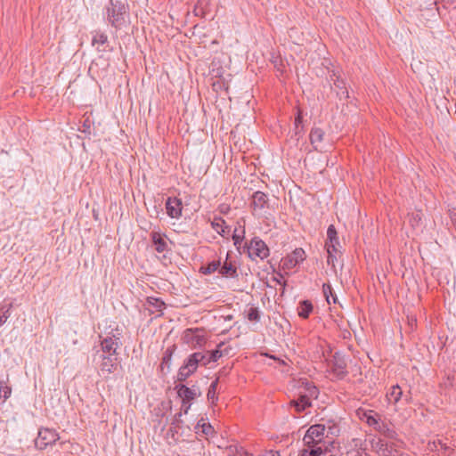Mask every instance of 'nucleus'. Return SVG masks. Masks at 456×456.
Returning a JSON list of instances; mask_svg holds the SVG:
<instances>
[{
    "instance_id": "1",
    "label": "nucleus",
    "mask_w": 456,
    "mask_h": 456,
    "mask_svg": "<svg viewBox=\"0 0 456 456\" xmlns=\"http://www.w3.org/2000/svg\"><path fill=\"white\" fill-rule=\"evenodd\" d=\"M324 247L327 250V264L335 271V262L338 257L342 256V251L338 233L334 224H330L327 229V239Z\"/></svg>"
},
{
    "instance_id": "2",
    "label": "nucleus",
    "mask_w": 456,
    "mask_h": 456,
    "mask_svg": "<svg viewBox=\"0 0 456 456\" xmlns=\"http://www.w3.org/2000/svg\"><path fill=\"white\" fill-rule=\"evenodd\" d=\"M128 17L127 7L119 0H110L107 7V20L116 29H120Z\"/></svg>"
},
{
    "instance_id": "3",
    "label": "nucleus",
    "mask_w": 456,
    "mask_h": 456,
    "mask_svg": "<svg viewBox=\"0 0 456 456\" xmlns=\"http://www.w3.org/2000/svg\"><path fill=\"white\" fill-rule=\"evenodd\" d=\"M362 419H365L370 427H372L386 438L393 441H400L398 433L394 428H390L388 423L381 420L379 415L374 413L373 411H365Z\"/></svg>"
},
{
    "instance_id": "4",
    "label": "nucleus",
    "mask_w": 456,
    "mask_h": 456,
    "mask_svg": "<svg viewBox=\"0 0 456 456\" xmlns=\"http://www.w3.org/2000/svg\"><path fill=\"white\" fill-rule=\"evenodd\" d=\"M243 248L251 260H256V258L264 260L270 256L268 246L257 236L253 237L248 242L246 241Z\"/></svg>"
},
{
    "instance_id": "5",
    "label": "nucleus",
    "mask_w": 456,
    "mask_h": 456,
    "mask_svg": "<svg viewBox=\"0 0 456 456\" xmlns=\"http://www.w3.org/2000/svg\"><path fill=\"white\" fill-rule=\"evenodd\" d=\"M327 80L333 85L337 97L339 101H346L349 98V92L346 86V82L342 77V70L339 69H328Z\"/></svg>"
},
{
    "instance_id": "6",
    "label": "nucleus",
    "mask_w": 456,
    "mask_h": 456,
    "mask_svg": "<svg viewBox=\"0 0 456 456\" xmlns=\"http://www.w3.org/2000/svg\"><path fill=\"white\" fill-rule=\"evenodd\" d=\"M199 356L200 354H198L197 352H194L184 359L176 374V380L178 382L186 381L197 371L199 367H201Z\"/></svg>"
},
{
    "instance_id": "7",
    "label": "nucleus",
    "mask_w": 456,
    "mask_h": 456,
    "mask_svg": "<svg viewBox=\"0 0 456 456\" xmlns=\"http://www.w3.org/2000/svg\"><path fill=\"white\" fill-rule=\"evenodd\" d=\"M182 342L191 349L202 348L207 343L204 329L188 328L182 334Z\"/></svg>"
},
{
    "instance_id": "8",
    "label": "nucleus",
    "mask_w": 456,
    "mask_h": 456,
    "mask_svg": "<svg viewBox=\"0 0 456 456\" xmlns=\"http://www.w3.org/2000/svg\"><path fill=\"white\" fill-rule=\"evenodd\" d=\"M304 448L300 450L297 456H321L327 451V445L320 443V439H315L308 436L306 431L303 437Z\"/></svg>"
},
{
    "instance_id": "9",
    "label": "nucleus",
    "mask_w": 456,
    "mask_h": 456,
    "mask_svg": "<svg viewBox=\"0 0 456 456\" xmlns=\"http://www.w3.org/2000/svg\"><path fill=\"white\" fill-rule=\"evenodd\" d=\"M60 439V436L53 428H41L38 429L37 436L35 439V446L38 450H45L53 446Z\"/></svg>"
},
{
    "instance_id": "10",
    "label": "nucleus",
    "mask_w": 456,
    "mask_h": 456,
    "mask_svg": "<svg viewBox=\"0 0 456 456\" xmlns=\"http://www.w3.org/2000/svg\"><path fill=\"white\" fill-rule=\"evenodd\" d=\"M101 349L97 351L99 354H118V349L121 346L120 334L110 333L107 337L99 335Z\"/></svg>"
},
{
    "instance_id": "11",
    "label": "nucleus",
    "mask_w": 456,
    "mask_h": 456,
    "mask_svg": "<svg viewBox=\"0 0 456 456\" xmlns=\"http://www.w3.org/2000/svg\"><path fill=\"white\" fill-rule=\"evenodd\" d=\"M118 355L110 354H99V371L105 379H108L110 374L114 373L120 364V359Z\"/></svg>"
},
{
    "instance_id": "12",
    "label": "nucleus",
    "mask_w": 456,
    "mask_h": 456,
    "mask_svg": "<svg viewBox=\"0 0 456 456\" xmlns=\"http://www.w3.org/2000/svg\"><path fill=\"white\" fill-rule=\"evenodd\" d=\"M329 365L331 368V373L338 379H344L347 376V363L345 355L341 352L337 351L333 354Z\"/></svg>"
},
{
    "instance_id": "13",
    "label": "nucleus",
    "mask_w": 456,
    "mask_h": 456,
    "mask_svg": "<svg viewBox=\"0 0 456 456\" xmlns=\"http://www.w3.org/2000/svg\"><path fill=\"white\" fill-rule=\"evenodd\" d=\"M270 200L266 193L261 191H256L252 194L250 208L252 215L261 216L263 211L269 208Z\"/></svg>"
},
{
    "instance_id": "14",
    "label": "nucleus",
    "mask_w": 456,
    "mask_h": 456,
    "mask_svg": "<svg viewBox=\"0 0 456 456\" xmlns=\"http://www.w3.org/2000/svg\"><path fill=\"white\" fill-rule=\"evenodd\" d=\"M305 252L302 248H295L290 254L282 258V269L290 270L295 268L297 265L305 259Z\"/></svg>"
},
{
    "instance_id": "15",
    "label": "nucleus",
    "mask_w": 456,
    "mask_h": 456,
    "mask_svg": "<svg viewBox=\"0 0 456 456\" xmlns=\"http://www.w3.org/2000/svg\"><path fill=\"white\" fill-rule=\"evenodd\" d=\"M165 208L167 215L172 219H179L183 215V200L178 197H167Z\"/></svg>"
},
{
    "instance_id": "16",
    "label": "nucleus",
    "mask_w": 456,
    "mask_h": 456,
    "mask_svg": "<svg viewBox=\"0 0 456 456\" xmlns=\"http://www.w3.org/2000/svg\"><path fill=\"white\" fill-rule=\"evenodd\" d=\"M145 305L150 314H157V316H162L163 311L167 307L166 303L161 298L155 297H147Z\"/></svg>"
},
{
    "instance_id": "17",
    "label": "nucleus",
    "mask_w": 456,
    "mask_h": 456,
    "mask_svg": "<svg viewBox=\"0 0 456 456\" xmlns=\"http://www.w3.org/2000/svg\"><path fill=\"white\" fill-rule=\"evenodd\" d=\"M151 242L158 253H163L168 250V245L166 241L167 235L159 232L153 231L150 233Z\"/></svg>"
},
{
    "instance_id": "18",
    "label": "nucleus",
    "mask_w": 456,
    "mask_h": 456,
    "mask_svg": "<svg viewBox=\"0 0 456 456\" xmlns=\"http://www.w3.org/2000/svg\"><path fill=\"white\" fill-rule=\"evenodd\" d=\"M228 257H229V253H227L226 260L224 262V264L223 265L220 264V268L218 270V273L223 277L237 278L239 275L237 266L232 261H228Z\"/></svg>"
},
{
    "instance_id": "19",
    "label": "nucleus",
    "mask_w": 456,
    "mask_h": 456,
    "mask_svg": "<svg viewBox=\"0 0 456 456\" xmlns=\"http://www.w3.org/2000/svg\"><path fill=\"white\" fill-rule=\"evenodd\" d=\"M289 405L295 409V411L299 414L305 411V409L312 406V400L299 392L297 399L291 400Z\"/></svg>"
},
{
    "instance_id": "20",
    "label": "nucleus",
    "mask_w": 456,
    "mask_h": 456,
    "mask_svg": "<svg viewBox=\"0 0 456 456\" xmlns=\"http://www.w3.org/2000/svg\"><path fill=\"white\" fill-rule=\"evenodd\" d=\"M182 383L183 382H180L175 387V390H176L177 395L183 401H185V403L192 402L197 398V394L192 392L189 387Z\"/></svg>"
},
{
    "instance_id": "21",
    "label": "nucleus",
    "mask_w": 456,
    "mask_h": 456,
    "mask_svg": "<svg viewBox=\"0 0 456 456\" xmlns=\"http://www.w3.org/2000/svg\"><path fill=\"white\" fill-rule=\"evenodd\" d=\"M300 388L302 390L299 392L307 396L310 400L317 399L319 389L312 381L303 382Z\"/></svg>"
},
{
    "instance_id": "22",
    "label": "nucleus",
    "mask_w": 456,
    "mask_h": 456,
    "mask_svg": "<svg viewBox=\"0 0 456 456\" xmlns=\"http://www.w3.org/2000/svg\"><path fill=\"white\" fill-rule=\"evenodd\" d=\"M308 436L315 439H320V443L326 445L325 438V426L322 424L312 425L307 430Z\"/></svg>"
},
{
    "instance_id": "23",
    "label": "nucleus",
    "mask_w": 456,
    "mask_h": 456,
    "mask_svg": "<svg viewBox=\"0 0 456 456\" xmlns=\"http://www.w3.org/2000/svg\"><path fill=\"white\" fill-rule=\"evenodd\" d=\"M314 305L308 299H305L299 302L297 306V314L300 318L306 320L313 313Z\"/></svg>"
},
{
    "instance_id": "24",
    "label": "nucleus",
    "mask_w": 456,
    "mask_h": 456,
    "mask_svg": "<svg viewBox=\"0 0 456 456\" xmlns=\"http://www.w3.org/2000/svg\"><path fill=\"white\" fill-rule=\"evenodd\" d=\"M325 132L320 127H313L309 134L311 144L317 150V144L323 142Z\"/></svg>"
},
{
    "instance_id": "25",
    "label": "nucleus",
    "mask_w": 456,
    "mask_h": 456,
    "mask_svg": "<svg viewBox=\"0 0 456 456\" xmlns=\"http://www.w3.org/2000/svg\"><path fill=\"white\" fill-rule=\"evenodd\" d=\"M225 453L227 456H250V453L239 444H232L226 446Z\"/></svg>"
},
{
    "instance_id": "26",
    "label": "nucleus",
    "mask_w": 456,
    "mask_h": 456,
    "mask_svg": "<svg viewBox=\"0 0 456 456\" xmlns=\"http://www.w3.org/2000/svg\"><path fill=\"white\" fill-rule=\"evenodd\" d=\"M211 226L221 236L229 233L231 230L230 226L225 224V221L222 217H215L214 221L211 223Z\"/></svg>"
},
{
    "instance_id": "27",
    "label": "nucleus",
    "mask_w": 456,
    "mask_h": 456,
    "mask_svg": "<svg viewBox=\"0 0 456 456\" xmlns=\"http://www.w3.org/2000/svg\"><path fill=\"white\" fill-rule=\"evenodd\" d=\"M92 34V45H103L108 44V35L100 29H96L91 32Z\"/></svg>"
},
{
    "instance_id": "28",
    "label": "nucleus",
    "mask_w": 456,
    "mask_h": 456,
    "mask_svg": "<svg viewBox=\"0 0 456 456\" xmlns=\"http://www.w3.org/2000/svg\"><path fill=\"white\" fill-rule=\"evenodd\" d=\"M379 451L382 452L384 456H395L398 454V450L395 448V443H387L382 440L379 441Z\"/></svg>"
},
{
    "instance_id": "29",
    "label": "nucleus",
    "mask_w": 456,
    "mask_h": 456,
    "mask_svg": "<svg viewBox=\"0 0 456 456\" xmlns=\"http://www.w3.org/2000/svg\"><path fill=\"white\" fill-rule=\"evenodd\" d=\"M403 396V390L398 385L392 386L387 393V399L390 403H397Z\"/></svg>"
},
{
    "instance_id": "30",
    "label": "nucleus",
    "mask_w": 456,
    "mask_h": 456,
    "mask_svg": "<svg viewBox=\"0 0 456 456\" xmlns=\"http://www.w3.org/2000/svg\"><path fill=\"white\" fill-rule=\"evenodd\" d=\"M195 433L198 435H204L205 436H213L215 434V429L211 426L210 423H200L199 421L194 428Z\"/></svg>"
},
{
    "instance_id": "31",
    "label": "nucleus",
    "mask_w": 456,
    "mask_h": 456,
    "mask_svg": "<svg viewBox=\"0 0 456 456\" xmlns=\"http://www.w3.org/2000/svg\"><path fill=\"white\" fill-rule=\"evenodd\" d=\"M218 383L219 377H216L215 380L212 381L208 390L207 398L212 405L216 404L218 400V396L216 394Z\"/></svg>"
},
{
    "instance_id": "32",
    "label": "nucleus",
    "mask_w": 456,
    "mask_h": 456,
    "mask_svg": "<svg viewBox=\"0 0 456 456\" xmlns=\"http://www.w3.org/2000/svg\"><path fill=\"white\" fill-rule=\"evenodd\" d=\"M220 268V260H214L200 267L199 272L204 275H210Z\"/></svg>"
},
{
    "instance_id": "33",
    "label": "nucleus",
    "mask_w": 456,
    "mask_h": 456,
    "mask_svg": "<svg viewBox=\"0 0 456 456\" xmlns=\"http://www.w3.org/2000/svg\"><path fill=\"white\" fill-rule=\"evenodd\" d=\"M176 350V346L174 344L170 346H168L165 352L163 353V356L161 359V370H163L164 365H166L167 368L170 367L172 357Z\"/></svg>"
},
{
    "instance_id": "34",
    "label": "nucleus",
    "mask_w": 456,
    "mask_h": 456,
    "mask_svg": "<svg viewBox=\"0 0 456 456\" xmlns=\"http://www.w3.org/2000/svg\"><path fill=\"white\" fill-rule=\"evenodd\" d=\"M12 303L5 304L4 302L0 303V327L3 326L8 318L11 316V310L12 309Z\"/></svg>"
},
{
    "instance_id": "35",
    "label": "nucleus",
    "mask_w": 456,
    "mask_h": 456,
    "mask_svg": "<svg viewBox=\"0 0 456 456\" xmlns=\"http://www.w3.org/2000/svg\"><path fill=\"white\" fill-rule=\"evenodd\" d=\"M322 293H323L328 304H330V297H332L334 304L337 303L338 297H337L336 294L334 293V290L330 283H323Z\"/></svg>"
},
{
    "instance_id": "36",
    "label": "nucleus",
    "mask_w": 456,
    "mask_h": 456,
    "mask_svg": "<svg viewBox=\"0 0 456 456\" xmlns=\"http://www.w3.org/2000/svg\"><path fill=\"white\" fill-rule=\"evenodd\" d=\"M12 387L6 381L0 380V400L6 401L12 395Z\"/></svg>"
},
{
    "instance_id": "37",
    "label": "nucleus",
    "mask_w": 456,
    "mask_h": 456,
    "mask_svg": "<svg viewBox=\"0 0 456 456\" xmlns=\"http://www.w3.org/2000/svg\"><path fill=\"white\" fill-rule=\"evenodd\" d=\"M224 346V342L219 343L214 350H208V354L211 362H216L223 356L222 347Z\"/></svg>"
},
{
    "instance_id": "38",
    "label": "nucleus",
    "mask_w": 456,
    "mask_h": 456,
    "mask_svg": "<svg viewBox=\"0 0 456 456\" xmlns=\"http://www.w3.org/2000/svg\"><path fill=\"white\" fill-rule=\"evenodd\" d=\"M247 318L250 322H257L260 321L261 314L257 307H250L247 314Z\"/></svg>"
},
{
    "instance_id": "39",
    "label": "nucleus",
    "mask_w": 456,
    "mask_h": 456,
    "mask_svg": "<svg viewBox=\"0 0 456 456\" xmlns=\"http://www.w3.org/2000/svg\"><path fill=\"white\" fill-rule=\"evenodd\" d=\"M197 353L200 354L199 357L201 367H207L209 363H211L208 350L197 351Z\"/></svg>"
},
{
    "instance_id": "40",
    "label": "nucleus",
    "mask_w": 456,
    "mask_h": 456,
    "mask_svg": "<svg viewBox=\"0 0 456 456\" xmlns=\"http://www.w3.org/2000/svg\"><path fill=\"white\" fill-rule=\"evenodd\" d=\"M273 281H274L275 283L279 284V285H281L282 286V292L281 294L284 293V290H285V287L287 285V281H283V274L281 273V272H278L277 273V276H273L272 278Z\"/></svg>"
},
{
    "instance_id": "41",
    "label": "nucleus",
    "mask_w": 456,
    "mask_h": 456,
    "mask_svg": "<svg viewBox=\"0 0 456 456\" xmlns=\"http://www.w3.org/2000/svg\"><path fill=\"white\" fill-rule=\"evenodd\" d=\"M294 125L297 129L303 126V111L300 108H297V114L295 117Z\"/></svg>"
},
{
    "instance_id": "42",
    "label": "nucleus",
    "mask_w": 456,
    "mask_h": 456,
    "mask_svg": "<svg viewBox=\"0 0 456 456\" xmlns=\"http://www.w3.org/2000/svg\"><path fill=\"white\" fill-rule=\"evenodd\" d=\"M273 62L277 72L282 75L285 71V66L282 63V61L281 59L276 58Z\"/></svg>"
},
{
    "instance_id": "43",
    "label": "nucleus",
    "mask_w": 456,
    "mask_h": 456,
    "mask_svg": "<svg viewBox=\"0 0 456 456\" xmlns=\"http://www.w3.org/2000/svg\"><path fill=\"white\" fill-rule=\"evenodd\" d=\"M242 233H245V231L243 230L242 231ZM244 239V234L242 235H239L236 233V231L234 232V233L232 234V240H233V244L234 246H236L237 248H239V246L241 244L242 240Z\"/></svg>"
},
{
    "instance_id": "44",
    "label": "nucleus",
    "mask_w": 456,
    "mask_h": 456,
    "mask_svg": "<svg viewBox=\"0 0 456 456\" xmlns=\"http://www.w3.org/2000/svg\"><path fill=\"white\" fill-rule=\"evenodd\" d=\"M304 134V126H301L298 129L294 128V136L296 141H299Z\"/></svg>"
},
{
    "instance_id": "45",
    "label": "nucleus",
    "mask_w": 456,
    "mask_h": 456,
    "mask_svg": "<svg viewBox=\"0 0 456 456\" xmlns=\"http://www.w3.org/2000/svg\"><path fill=\"white\" fill-rule=\"evenodd\" d=\"M199 4H200V1L195 4L194 9H193V12H194V14L196 16L204 17L205 16V12L203 11L202 8L199 7Z\"/></svg>"
},
{
    "instance_id": "46",
    "label": "nucleus",
    "mask_w": 456,
    "mask_h": 456,
    "mask_svg": "<svg viewBox=\"0 0 456 456\" xmlns=\"http://www.w3.org/2000/svg\"><path fill=\"white\" fill-rule=\"evenodd\" d=\"M191 402L190 403H185V401H183L182 400V406H181V411L184 413V414H187L190 408H191Z\"/></svg>"
},
{
    "instance_id": "47",
    "label": "nucleus",
    "mask_w": 456,
    "mask_h": 456,
    "mask_svg": "<svg viewBox=\"0 0 456 456\" xmlns=\"http://www.w3.org/2000/svg\"><path fill=\"white\" fill-rule=\"evenodd\" d=\"M181 417H182V411H180V412L176 413V414L175 415V419H174V421H173V423H172V424H173V425H175V426H177V427H179L180 422H182V420H181Z\"/></svg>"
},
{
    "instance_id": "48",
    "label": "nucleus",
    "mask_w": 456,
    "mask_h": 456,
    "mask_svg": "<svg viewBox=\"0 0 456 456\" xmlns=\"http://www.w3.org/2000/svg\"><path fill=\"white\" fill-rule=\"evenodd\" d=\"M260 456H280V452L278 451L270 450V451L265 452Z\"/></svg>"
},
{
    "instance_id": "49",
    "label": "nucleus",
    "mask_w": 456,
    "mask_h": 456,
    "mask_svg": "<svg viewBox=\"0 0 456 456\" xmlns=\"http://www.w3.org/2000/svg\"><path fill=\"white\" fill-rule=\"evenodd\" d=\"M191 390L197 394V397H200L201 395V391L200 387L196 385H193L191 387H190Z\"/></svg>"
},
{
    "instance_id": "50",
    "label": "nucleus",
    "mask_w": 456,
    "mask_h": 456,
    "mask_svg": "<svg viewBox=\"0 0 456 456\" xmlns=\"http://www.w3.org/2000/svg\"><path fill=\"white\" fill-rule=\"evenodd\" d=\"M230 210V207L229 206H221V209H220V212L222 214H227L228 211Z\"/></svg>"
},
{
    "instance_id": "51",
    "label": "nucleus",
    "mask_w": 456,
    "mask_h": 456,
    "mask_svg": "<svg viewBox=\"0 0 456 456\" xmlns=\"http://www.w3.org/2000/svg\"><path fill=\"white\" fill-rule=\"evenodd\" d=\"M335 431H336V432H338V428L336 426H334V427H330V433L331 435H335Z\"/></svg>"
},
{
    "instance_id": "52",
    "label": "nucleus",
    "mask_w": 456,
    "mask_h": 456,
    "mask_svg": "<svg viewBox=\"0 0 456 456\" xmlns=\"http://www.w3.org/2000/svg\"><path fill=\"white\" fill-rule=\"evenodd\" d=\"M439 444L441 445V447H442L443 449L447 450V448H448V447L446 446V444H442V442H441V441H439Z\"/></svg>"
},
{
    "instance_id": "53",
    "label": "nucleus",
    "mask_w": 456,
    "mask_h": 456,
    "mask_svg": "<svg viewBox=\"0 0 456 456\" xmlns=\"http://www.w3.org/2000/svg\"><path fill=\"white\" fill-rule=\"evenodd\" d=\"M411 397L405 396V401L408 403L410 401Z\"/></svg>"
},
{
    "instance_id": "54",
    "label": "nucleus",
    "mask_w": 456,
    "mask_h": 456,
    "mask_svg": "<svg viewBox=\"0 0 456 456\" xmlns=\"http://www.w3.org/2000/svg\"><path fill=\"white\" fill-rule=\"evenodd\" d=\"M84 126H86L87 128H90V126L88 124H84Z\"/></svg>"
},
{
    "instance_id": "55",
    "label": "nucleus",
    "mask_w": 456,
    "mask_h": 456,
    "mask_svg": "<svg viewBox=\"0 0 456 456\" xmlns=\"http://www.w3.org/2000/svg\"><path fill=\"white\" fill-rule=\"evenodd\" d=\"M84 126H86L87 128H90V126L88 124H84Z\"/></svg>"
},
{
    "instance_id": "56",
    "label": "nucleus",
    "mask_w": 456,
    "mask_h": 456,
    "mask_svg": "<svg viewBox=\"0 0 456 456\" xmlns=\"http://www.w3.org/2000/svg\"><path fill=\"white\" fill-rule=\"evenodd\" d=\"M219 373H220V374H222V373H225V370H220V372H219Z\"/></svg>"
}]
</instances>
